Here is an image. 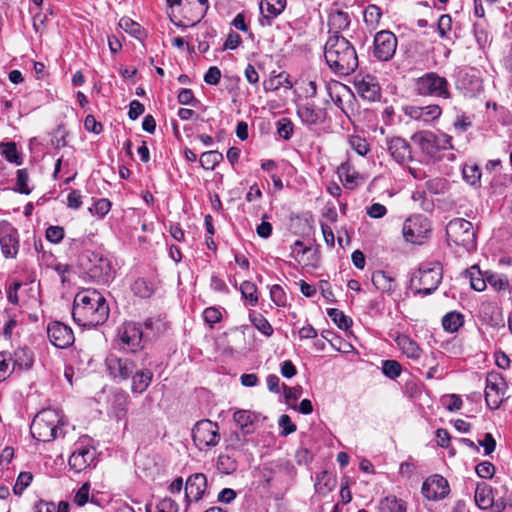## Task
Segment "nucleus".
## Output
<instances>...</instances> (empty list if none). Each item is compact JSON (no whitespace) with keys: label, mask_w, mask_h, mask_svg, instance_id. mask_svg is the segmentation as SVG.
I'll use <instances>...</instances> for the list:
<instances>
[{"label":"nucleus","mask_w":512,"mask_h":512,"mask_svg":"<svg viewBox=\"0 0 512 512\" xmlns=\"http://www.w3.org/2000/svg\"><path fill=\"white\" fill-rule=\"evenodd\" d=\"M89 490H90V485L89 483H84L79 489L78 491L76 492L75 496H74V502L78 505V506H83L85 505L87 502H88V499H89Z\"/></svg>","instance_id":"63"},{"label":"nucleus","mask_w":512,"mask_h":512,"mask_svg":"<svg viewBox=\"0 0 512 512\" xmlns=\"http://www.w3.org/2000/svg\"><path fill=\"white\" fill-rule=\"evenodd\" d=\"M443 269L442 266L435 262L421 266L410 279V286L422 288H438L442 281Z\"/></svg>","instance_id":"11"},{"label":"nucleus","mask_w":512,"mask_h":512,"mask_svg":"<svg viewBox=\"0 0 512 512\" xmlns=\"http://www.w3.org/2000/svg\"><path fill=\"white\" fill-rule=\"evenodd\" d=\"M486 285L489 284L493 288H504L510 286L508 277L500 273H485Z\"/></svg>","instance_id":"44"},{"label":"nucleus","mask_w":512,"mask_h":512,"mask_svg":"<svg viewBox=\"0 0 512 512\" xmlns=\"http://www.w3.org/2000/svg\"><path fill=\"white\" fill-rule=\"evenodd\" d=\"M446 236L449 246L464 252H472L477 247V233L473 224L464 218H454L446 225Z\"/></svg>","instance_id":"4"},{"label":"nucleus","mask_w":512,"mask_h":512,"mask_svg":"<svg viewBox=\"0 0 512 512\" xmlns=\"http://www.w3.org/2000/svg\"><path fill=\"white\" fill-rule=\"evenodd\" d=\"M207 489V477L203 473L190 475L185 482V512L193 501L201 500Z\"/></svg>","instance_id":"14"},{"label":"nucleus","mask_w":512,"mask_h":512,"mask_svg":"<svg viewBox=\"0 0 512 512\" xmlns=\"http://www.w3.org/2000/svg\"><path fill=\"white\" fill-rule=\"evenodd\" d=\"M316 78L302 77L297 83L306 98H313L317 94Z\"/></svg>","instance_id":"43"},{"label":"nucleus","mask_w":512,"mask_h":512,"mask_svg":"<svg viewBox=\"0 0 512 512\" xmlns=\"http://www.w3.org/2000/svg\"><path fill=\"white\" fill-rule=\"evenodd\" d=\"M452 27V19L448 14L441 15L438 20V33L441 38H449V33Z\"/></svg>","instance_id":"51"},{"label":"nucleus","mask_w":512,"mask_h":512,"mask_svg":"<svg viewBox=\"0 0 512 512\" xmlns=\"http://www.w3.org/2000/svg\"><path fill=\"white\" fill-rule=\"evenodd\" d=\"M256 416L249 410H237L234 412L233 419L240 431L244 435L252 434L255 430L254 421Z\"/></svg>","instance_id":"29"},{"label":"nucleus","mask_w":512,"mask_h":512,"mask_svg":"<svg viewBox=\"0 0 512 512\" xmlns=\"http://www.w3.org/2000/svg\"><path fill=\"white\" fill-rule=\"evenodd\" d=\"M222 160V153L216 150L202 153L199 159L201 167L205 170H213Z\"/></svg>","instance_id":"35"},{"label":"nucleus","mask_w":512,"mask_h":512,"mask_svg":"<svg viewBox=\"0 0 512 512\" xmlns=\"http://www.w3.org/2000/svg\"><path fill=\"white\" fill-rule=\"evenodd\" d=\"M143 325L146 329V333H144L145 339L158 337L169 328L168 322L161 316L149 317L144 321Z\"/></svg>","instance_id":"27"},{"label":"nucleus","mask_w":512,"mask_h":512,"mask_svg":"<svg viewBox=\"0 0 512 512\" xmlns=\"http://www.w3.org/2000/svg\"><path fill=\"white\" fill-rule=\"evenodd\" d=\"M170 7L180 6L184 22L178 26H194L206 15L209 8L208 0H167Z\"/></svg>","instance_id":"6"},{"label":"nucleus","mask_w":512,"mask_h":512,"mask_svg":"<svg viewBox=\"0 0 512 512\" xmlns=\"http://www.w3.org/2000/svg\"><path fill=\"white\" fill-rule=\"evenodd\" d=\"M327 314L340 329H348L352 324V320L336 308H328Z\"/></svg>","instance_id":"40"},{"label":"nucleus","mask_w":512,"mask_h":512,"mask_svg":"<svg viewBox=\"0 0 512 512\" xmlns=\"http://www.w3.org/2000/svg\"><path fill=\"white\" fill-rule=\"evenodd\" d=\"M381 10L376 5H369L364 11V20L369 25H376L381 18Z\"/></svg>","instance_id":"52"},{"label":"nucleus","mask_w":512,"mask_h":512,"mask_svg":"<svg viewBox=\"0 0 512 512\" xmlns=\"http://www.w3.org/2000/svg\"><path fill=\"white\" fill-rule=\"evenodd\" d=\"M12 358V370H27L32 367L33 353L28 348H19L15 350Z\"/></svg>","instance_id":"31"},{"label":"nucleus","mask_w":512,"mask_h":512,"mask_svg":"<svg viewBox=\"0 0 512 512\" xmlns=\"http://www.w3.org/2000/svg\"><path fill=\"white\" fill-rule=\"evenodd\" d=\"M404 113L410 119L415 121L429 123L438 119L441 116L442 110L439 105H427V106H407L404 108Z\"/></svg>","instance_id":"18"},{"label":"nucleus","mask_w":512,"mask_h":512,"mask_svg":"<svg viewBox=\"0 0 512 512\" xmlns=\"http://www.w3.org/2000/svg\"><path fill=\"white\" fill-rule=\"evenodd\" d=\"M463 177L470 185H476L480 182L481 172L480 169L475 166H464Z\"/></svg>","instance_id":"48"},{"label":"nucleus","mask_w":512,"mask_h":512,"mask_svg":"<svg viewBox=\"0 0 512 512\" xmlns=\"http://www.w3.org/2000/svg\"><path fill=\"white\" fill-rule=\"evenodd\" d=\"M267 6V12L272 16L279 15L286 6V0H262Z\"/></svg>","instance_id":"60"},{"label":"nucleus","mask_w":512,"mask_h":512,"mask_svg":"<svg viewBox=\"0 0 512 512\" xmlns=\"http://www.w3.org/2000/svg\"><path fill=\"white\" fill-rule=\"evenodd\" d=\"M324 57L329 68L339 75H349L358 67L356 50L342 35L329 36L324 46Z\"/></svg>","instance_id":"2"},{"label":"nucleus","mask_w":512,"mask_h":512,"mask_svg":"<svg viewBox=\"0 0 512 512\" xmlns=\"http://www.w3.org/2000/svg\"><path fill=\"white\" fill-rule=\"evenodd\" d=\"M110 208H111L110 201L108 199L101 198V199H98L93 204V206L89 208V211L92 214H96L100 217H103L110 211Z\"/></svg>","instance_id":"53"},{"label":"nucleus","mask_w":512,"mask_h":512,"mask_svg":"<svg viewBox=\"0 0 512 512\" xmlns=\"http://www.w3.org/2000/svg\"><path fill=\"white\" fill-rule=\"evenodd\" d=\"M64 237V229L60 226H50L46 230V239L52 243H59Z\"/></svg>","instance_id":"62"},{"label":"nucleus","mask_w":512,"mask_h":512,"mask_svg":"<svg viewBox=\"0 0 512 512\" xmlns=\"http://www.w3.org/2000/svg\"><path fill=\"white\" fill-rule=\"evenodd\" d=\"M131 378H132V385H131L132 392L142 394L149 387V385L153 379V373L149 369H140V370L135 369L134 373L131 375Z\"/></svg>","instance_id":"26"},{"label":"nucleus","mask_w":512,"mask_h":512,"mask_svg":"<svg viewBox=\"0 0 512 512\" xmlns=\"http://www.w3.org/2000/svg\"><path fill=\"white\" fill-rule=\"evenodd\" d=\"M416 90L422 96H434L439 98H450L448 81L445 77L439 76L435 72H429L418 78Z\"/></svg>","instance_id":"8"},{"label":"nucleus","mask_w":512,"mask_h":512,"mask_svg":"<svg viewBox=\"0 0 512 512\" xmlns=\"http://www.w3.org/2000/svg\"><path fill=\"white\" fill-rule=\"evenodd\" d=\"M203 318L210 326L218 323L222 319L221 311L216 307H208L203 311Z\"/></svg>","instance_id":"57"},{"label":"nucleus","mask_w":512,"mask_h":512,"mask_svg":"<svg viewBox=\"0 0 512 512\" xmlns=\"http://www.w3.org/2000/svg\"><path fill=\"white\" fill-rule=\"evenodd\" d=\"M0 246L6 258H13L18 253L17 231L6 221L0 222Z\"/></svg>","instance_id":"16"},{"label":"nucleus","mask_w":512,"mask_h":512,"mask_svg":"<svg viewBox=\"0 0 512 512\" xmlns=\"http://www.w3.org/2000/svg\"><path fill=\"white\" fill-rule=\"evenodd\" d=\"M53 272L60 279L62 285H67L71 283L70 277L73 274L72 269L67 265H56L53 268Z\"/></svg>","instance_id":"55"},{"label":"nucleus","mask_w":512,"mask_h":512,"mask_svg":"<svg viewBox=\"0 0 512 512\" xmlns=\"http://www.w3.org/2000/svg\"><path fill=\"white\" fill-rule=\"evenodd\" d=\"M499 391L500 388L497 375H488L485 387V401L487 406L492 410L499 408L501 404L502 400L499 396Z\"/></svg>","instance_id":"23"},{"label":"nucleus","mask_w":512,"mask_h":512,"mask_svg":"<svg viewBox=\"0 0 512 512\" xmlns=\"http://www.w3.org/2000/svg\"><path fill=\"white\" fill-rule=\"evenodd\" d=\"M156 512H178V504L171 498H163L156 506Z\"/></svg>","instance_id":"61"},{"label":"nucleus","mask_w":512,"mask_h":512,"mask_svg":"<svg viewBox=\"0 0 512 512\" xmlns=\"http://www.w3.org/2000/svg\"><path fill=\"white\" fill-rule=\"evenodd\" d=\"M464 324V315L457 311H451L442 318V327L446 332L455 333Z\"/></svg>","instance_id":"33"},{"label":"nucleus","mask_w":512,"mask_h":512,"mask_svg":"<svg viewBox=\"0 0 512 512\" xmlns=\"http://www.w3.org/2000/svg\"><path fill=\"white\" fill-rule=\"evenodd\" d=\"M430 221L423 215H414L407 218L403 224L402 233L407 242L423 244L431 234Z\"/></svg>","instance_id":"7"},{"label":"nucleus","mask_w":512,"mask_h":512,"mask_svg":"<svg viewBox=\"0 0 512 512\" xmlns=\"http://www.w3.org/2000/svg\"><path fill=\"white\" fill-rule=\"evenodd\" d=\"M78 264L91 278L102 280V284H105L111 275L110 260L100 252L83 251L78 256Z\"/></svg>","instance_id":"5"},{"label":"nucleus","mask_w":512,"mask_h":512,"mask_svg":"<svg viewBox=\"0 0 512 512\" xmlns=\"http://www.w3.org/2000/svg\"><path fill=\"white\" fill-rule=\"evenodd\" d=\"M117 337L126 351L135 353L144 348V332L136 322H124L117 330Z\"/></svg>","instance_id":"9"},{"label":"nucleus","mask_w":512,"mask_h":512,"mask_svg":"<svg viewBox=\"0 0 512 512\" xmlns=\"http://www.w3.org/2000/svg\"><path fill=\"white\" fill-rule=\"evenodd\" d=\"M279 427L281 428V435L287 436L296 431V425L291 421V418L283 414L278 420Z\"/></svg>","instance_id":"59"},{"label":"nucleus","mask_w":512,"mask_h":512,"mask_svg":"<svg viewBox=\"0 0 512 512\" xmlns=\"http://www.w3.org/2000/svg\"><path fill=\"white\" fill-rule=\"evenodd\" d=\"M461 277L465 282H468L470 288H486L485 274L478 266H472L465 270Z\"/></svg>","instance_id":"32"},{"label":"nucleus","mask_w":512,"mask_h":512,"mask_svg":"<svg viewBox=\"0 0 512 512\" xmlns=\"http://www.w3.org/2000/svg\"><path fill=\"white\" fill-rule=\"evenodd\" d=\"M333 486L334 480L326 471H323L317 475L315 488L319 493L326 494L332 490Z\"/></svg>","instance_id":"41"},{"label":"nucleus","mask_w":512,"mask_h":512,"mask_svg":"<svg viewBox=\"0 0 512 512\" xmlns=\"http://www.w3.org/2000/svg\"><path fill=\"white\" fill-rule=\"evenodd\" d=\"M29 175L27 169H19L17 171L16 188L15 191L28 195L31 193L28 187Z\"/></svg>","instance_id":"46"},{"label":"nucleus","mask_w":512,"mask_h":512,"mask_svg":"<svg viewBox=\"0 0 512 512\" xmlns=\"http://www.w3.org/2000/svg\"><path fill=\"white\" fill-rule=\"evenodd\" d=\"M277 132L281 138L289 140L293 134V123L287 118L280 119L277 122Z\"/></svg>","instance_id":"50"},{"label":"nucleus","mask_w":512,"mask_h":512,"mask_svg":"<svg viewBox=\"0 0 512 512\" xmlns=\"http://www.w3.org/2000/svg\"><path fill=\"white\" fill-rule=\"evenodd\" d=\"M476 505L482 509H490L494 504V496L492 487L485 483H477L474 495Z\"/></svg>","instance_id":"25"},{"label":"nucleus","mask_w":512,"mask_h":512,"mask_svg":"<svg viewBox=\"0 0 512 512\" xmlns=\"http://www.w3.org/2000/svg\"><path fill=\"white\" fill-rule=\"evenodd\" d=\"M380 512H406V502L394 495L387 496L379 502Z\"/></svg>","instance_id":"34"},{"label":"nucleus","mask_w":512,"mask_h":512,"mask_svg":"<svg viewBox=\"0 0 512 512\" xmlns=\"http://www.w3.org/2000/svg\"><path fill=\"white\" fill-rule=\"evenodd\" d=\"M50 342L57 348H67L74 343L75 337L72 329L62 322H52L47 327Z\"/></svg>","instance_id":"15"},{"label":"nucleus","mask_w":512,"mask_h":512,"mask_svg":"<svg viewBox=\"0 0 512 512\" xmlns=\"http://www.w3.org/2000/svg\"><path fill=\"white\" fill-rule=\"evenodd\" d=\"M435 141L438 150L452 149V137L445 133H435Z\"/></svg>","instance_id":"64"},{"label":"nucleus","mask_w":512,"mask_h":512,"mask_svg":"<svg viewBox=\"0 0 512 512\" xmlns=\"http://www.w3.org/2000/svg\"><path fill=\"white\" fill-rule=\"evenodd\" d=\"M192 438L199 450L214 447L220 441L219 427L210 420H201L193 427Z\"/></svg>","instance_id":"10"},{"label":"nucleus","mask_w":512,"mask_h":512,"mask_svg":"<svg viewBox=\"0 0 512 512\" xmlns=\"http://www.w3.org/2000/svg\"><path fill=\"white\" fill-rule=\"evenodd\" d=\"M442 403L449 411H458L462 406V399L456 394H450L442 398Z\"/></svg>","instance_id":"58"},{"label":"nucleus","mask_w":512,"mask_h":512,"mask_svg":"<svg viewBox=\"0 0 512 512\" xmlns=\"http://www.w3.org/2000/svg\"><path fill=\"white\" fill-rule=\"evenodd\" d=\"M119 27L133 36H137L141 32V26L128 17L119 20Z\"/></svg>","instance_id":"54"},{"label":"nucleus","mask_w":512,"mask_h":512,"mask_svg":"<svg viewBox=\"0 0 512 512\" xmlns=\"http://www.w3.org/2000/svg\"><path fill=\"white\" fill-rule=\"evenodd\" d=\"M338 174L341 181L344 183V186L352 189L356 185V179L358 174L352 170L349 163H343L338 168Z\"/></svg>","instance_id":"38"},{"label":"nucleus","mask_w":512,"mask_h":512,"mask_svg":"<svg viewBox=\"0 0 512 512\" xmlns=\"http://www.w3.org/2000/svg\"><path fill=\"white\" fill-rule=\"evenodd\" d=\"M382 372L386 377L396 379L400 376L402 367L396 360H385L382 363Z\"/></svg>","instance_id":"45"},{"label":"nucleus","mask_w":512,"mask_h":512,"mask_svg":"<svg viewBox=\"0 0 512 512\" xmlns=\"http://www.w3.org/2000/svg\"><path fill=\"white\" fill-rule=\"evenodd\" d=\"M0 152L7 161L15 163L16 165L22 164V157L17 150L14 142L0 143Z\"/></svg>","instance_id":"37"},{"label":"nucleus","mask_w":512,"mask_h":512,"mask_svg":"<svg viewBox=\"0 0 512 512\" xmlns=\"http://www.w3.org/2000/svg\"><path fill=\"white\" fill-rule=\"evenodd\" d=\"M395 342L399 349L408 358L418 360L421 357L422 350L419 345L407 335H398Z\"/></svg>","instance_id":"28"},{"label":"nucleus","mask_w":512,"mask_h":512,"mask_svg":"<svg viewBox=\"0 0 512 512\" xmlns=\"http://www.w3.org/2000/svg\"><path fill=\"white\" fill-rule=\"evenodd\" d=\"M374 288H391L394 285V279L384 271H375L371 277Z\"/></svg>","instance_id":"42"},{"label":"nucleus","mask_w":512,"mask_h":512,"mask_svg":"<svg viewBox=\"0 0 512 512\" xmlns=\"http://www.w3.org/2000/svg\"><path fill=\"white\" fill-rule=\"evenodd\" d=\"M412 140L417 143L422 150L429 157H435L439 152L436 141H435V133L429 131H421L415 133L412 136Z\"/></svg>","instance_id":"24"},{"label":"nucleus","mask_w":512,"mask_h":512,"mask_svg":"<svg viewBox=\"0 0 512 512\" xmlns=\"http://www.w3.org/2000/svg\"><path fill=\"white\" fill-rule=\"evenodd\" d=\"M109 306L99 290H81L74 298L72 316L83 327H96L109 317Z\"/></svg>","instance_id":"1"},{"label":"nucleus","mask_w":512,"mask_h":512,"mask_svg":"<svg viewBox=\"0 0 512 512\" xmlns=\"http://www.w3.org/2000/svg\"><path fill=\"white\" fill-rule=\"evenodd\" d=\"M387 149L391 157L399 164L412 160L410 144L401 137H393L387 141Z\"/></svg>","instance_id":"21"},{"label":"nucleus","mask_w":512,"mask_h":512,"mask_svg":"<svg viewBox=\"0 0 512 512\" xmlns=\"http://www.w3.org/2000/svg\"><path fill=\"white\" fill-rule=\"evenodd\" d=\"M349 146L358 155L365 156L370 151V146L367 140L358 135H351L348 138Z\"/></svg>","instance_id":"39"},{"label":"nucleus","mask_w":512,"mask_h":512,"mask_svg":"<svg viewBox=\"0 0 512 512\" xmlns=\"http://www.w3.org/2000/svg\"><path fill=\"white\" fill-rule=\"evenodd\" d=\"M297 115L306 125H319L326 119V111L310 102L298 104Z\"/></svg>","instance_id":"20"},{"label":"nucleus","mask_w":512,"mask_h":512,"mask_svg":"<svg viewBox=\"0 0 512 512\" xmlns=\"http://www.w3.org/2000/svg\"><path fill=\"white\" fill-rule=\"evenodd\" d=\"M357 93L363 99L376 101L380 98V86L376 78L372 75L357 76L354 81Z\"/></svg>","instance_id":"17"},{"label":"nucleus","mask_w":512,"mask_h":512,"mask_svg":"<svg viewBox=\"0 0 512 512\" xmlns=\"http://www.w3.org/2000/svg\"><path fill=\"white\" fill-rule=\"evenodd\" d=\"M249 319L258 331L266 337L272 336L274 330L269 321L260 313L252 312L249 314Z\"/></svg>","instance_id":"36"},{"label":"nucleus","mask_w":512,"mask_h":512,"mask_svg":"<svg viewBox=\"0 0 512 512\" xmlns=\"http://www.w3.org/2000/svg\"><path fill=\"white\" fill-rule=\"evenodd\" d=\"M105 364L109 375L118 382L130 378L137 367L130 358H122L114 354L107 356Z\"/></svg>","instance_id":"13"},{"label":"nucleus","mask_w":512,"mask_h":512,"mask_svg":"<svg viewBox=\"0 0 512 512\" xmlns=\"http://www.w3.org/2000/svg\"><path fill=\"white\" fill-rule=\"evenodd\" d=\"M95 459V450L89 447L77 448L69 458L70 467L76 472H81L89 467Z\"/></svg>","instance_id":"22"},{"label":"nucleus","mask_w":512,"mask_h":512,"mask_svg":"<svg viewBox=\"0 0 512 512\" xmlns=\"http://www.w3.org/2000/svg\"><path fill=\"white\" fill-rule=\"evenodd\" d=\"M397 49L396 36L387 30L376 33L373 43V55L379 61H389L394 56Z\"/></svg>","instance_id":"12"},{"label":"nucleus","mask_w":512,"mask_h":512,"mask_svg":"<svg viewBox=\"0 0 512 512\" xmlns=\"http://www.w3.org/2000/svg\"><path fill=\"white\" fill-rule=\"evenodd\" d=\"M217 467L226 474L234 472L237 468L236 462L228 455H220L217 460Z\"/></svg>","instance_id":"49"},{"label":"nucleus","mask_w":512,"mask_h":512,"mask_svg":"<svg viewBox=\"0 0 512 512\" xmlns=\"http://www.w3.org/2000/svg\"><path fill=\"white\" fill-rule=\"evenodd\" d=\"M476 474L484 479H490L494 476L495 467L491 462L483 461L475 468Z\"/></svg>","instance_id":"56"},{"label":"nucleus","mask_w":512,"mask_h":512,"mask_svg":"<svg viewBox=\"0 0 512 512\" xmlns=\"http://www.w3.org/2000/svg\"><path fill=\"white\" fill-rule=\"evenodd\" d=\"M63 420L57 410L44 409L33 419L30 431L38 441L50 442L62 434Z\"/></svg>","instance_id":"3"},{"label":"nucleus","mask_w":512,"mask_h":512,"mask_svg":"<svg viewBox=\"0 0 512 512\" xmlns=\"http://www.w3.org/2000/svg\"><path fill=\"white\" fill-rule=\"evenodd\" d=\"M33 475L30 472H21L13 487V492L16 495H21L24 490L30 485Z\"/></svg>","instance_id":"47"},{"label":"nucleus","mask_w":512,"mask_h":512,"mask_svg":"<svg viewBox=\"0 0 512 512\" xmlns=\"http://www.w3.org/2000/svg\"><path fill=\"white\" fill-rule=\"evenodd\" d=\"M350 22V15L342 10H335L331 12L328 19L330 31H333V34L337 35H340V31L347 29L350 25Z\"/></svg>","instance_id":"30"},{"label":"nucleus","mask_w":512,"mask_h":512,"mask_svg":"<svg viewBox=\"0 0 512 512\" xmlns=\"http://www.w3.org/2000/svg\"><path fill=\"white\" fill-rule=\"evenodd\" d=\"M422 493L429 500L442 499L449 493L448 482L442 476L435 475L423 483Z\"/></svg>","instance_id":"19"}]
</instances>
